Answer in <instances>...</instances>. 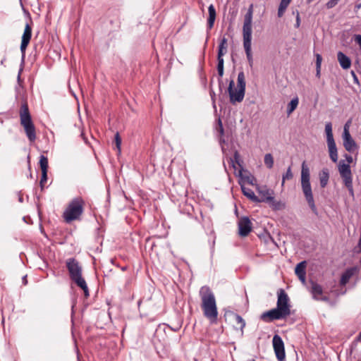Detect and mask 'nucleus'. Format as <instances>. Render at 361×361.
Here are the masks:
<instances>
[{
	"instance_id": "423d86ee",
	"label": "nucleus",
	"mask_w": 361,
	"mask_h": 361,
	"mask_svg": "<svg viewBox=\"0 0 361 361\" xmlns=\"http://www.w3.org/2000/svg\"><path fill=\"white\" fill-rule=\"evenodd\" d=\"M85 202L78 196L69 202V226L72 221H81L85 212Z\"/></svg>"
},
{
	"instance_id": "de8ad7c7",
	"label": "nucleus",
	"mask_w": 361,
	"mask_h": 361,
	"mask_svg": "<svg viewBox=\"0 0 361 361\" xmlns=\"http://www.w3.org/2000/svg\"><path fill=\"white\" fill-rule=\"evenodd\" d=\"M219 123L220 125L221 131L223 132V127H222L221 121L220 119L219 120Z\"/></svg>"
},
{
	"instance_id": "a19ab883",
	"label": "nucleus",
	"mask_w": 361,
	"mask_h": 361,
	"mask_svg": "<svg viewBox=\"0 0 361 361\" xmlns=\"http://www.w3.org/2000/svg\"><path fill=\"white\" fill-rule=\"evenodd\" d=\"M345 158L347 161L346 164H348L349 165L353 162V157L352 156L349 154H345Z\"/></svg>"
},
{
	"instance_id": "4be33fe9",
	"label": "nucleus",
	"mask_w": 361,
	"mask_h": 361,
	"mask_svg": "<svg viewBox=\"0 0 361 361\" xmlns=\"http://www.w3.org/2000/svg\"><path fill=\"white\" fill-rule=\"evenodd\" d=\"M337 59L338 61L341 66V68L344 70H347L351 66V60L350 59L343 54L341 51H338L337 54Z\"/></svg>"
},
{
	"instance_id": "3c124183",
	"label": "nucleus",
	"mask_w": 361,
	"mask_h": 361,
	"mask_svg": "<svg viewBox=\"0 0 361 361\" xmlns=\"http://www.w3.org/2000/svg\"><path fill=\"white\" fill-rule=\"evenodd\" d=\"M357 338H361V332L360 333Z\"/></svg>"
},
{
	"instance_id": "a211bd4d",
	"label": "nucleus",
	"mask_w": 361,
	"mask_h": 361,
	"mask_svg": "<svg viewBox=\"0 0 361 361\" xmlns=\"http://www.w3.org/2000/svg\"><path fill=\"white\" fill-rule=\"evenodd\" d=\"M82 275L81 265L74 259H69V279Z\"/></svg>"
},
{
	"instance_id": "2f4dec72",
	"label": "nucleus",
	"mask_w": 361,
	"mask_h": 361,
	"mask_svg": "<svg viewBox=\"0 0 361 361\" xmlns=\"http://www.w3.org/2000/svg\"><path fill=\"white\" fill-rule=\"evenodd\" d=\"M293 173H292V171H291V168L290 166H289L285 174L283 175V177H282V186L284 185V183H285V180H290L293 178Z\"/></svg>"
},
{
	"instance_id": "393cba45",
	"label": "nucleus",
	"mask_w": 361,
	"mask_h": 361,
	"mask_svg": "<svg viewBox=\"0 0 361 361\" xmlns=\"http://www.w3.org/2000/svg\"><path fill=\"white\" fill-rule=\"evenodd\" d=\"M319 176L321 187H326L329 178V170L327 169H323L322 171L319 173Z\"/></svg>"
},
{
	"instance_id": "6e6d98bb",
	"label": "nucleus",
	"mask_w": 361,
	"mask_h": 361,
	"mask_svg": "<svg viewBox=\"0 0 361 361\" xmlns=\"http://www.w3.org/2000/svg\"><path fill=\"white\" fill-rule=\"evenodd\" d=\"M169 331H171V329L169 327H167Z\"/></svg>"
},
{
	"instance_id": "c03bdc74",
	"label": "nucleus",
	"mask_w": 361,
	"mask_h": 361,
	"mask_svg": "<svg viewBox=\"0 0 361 361\" xmlns=\"http://www.w3.org/2000/svg\"><path fill=\"white\" fill-rule=\"evenodd\" d=\"M300 26V16H299V13H298L297 14V18H296V27H299Z\"/></svg>"
},
{
	"instance_id": "72a5a7b5",
	"label": "nucleus",
	"mask_w": 361,
	"mask_h": 361,
	"mask_svg": "<svg viewBox=\"0 0 361 361\" xmlns=\"http://www.w3.org/2000/svg\"><path fill=\"white\" fill-rule=\"evenodd\" d=\"M47 181V172H42V176L39 181L40 188L42 190L44 189V184Z\"/></svg>"
},
{
	"instance_id": "f03ea898",
	"label": "nucleus",
	"mask_w": 361,
	"mask_h": 361,
	"mask_svg": "<svg viewBox=\"0 0 361 361\" xmlns=\"http://www.w3.org/2000/svg\"><path fill=\"white\" fill-rule=\"evenodd\" d=\"M200 296L202 301L201 307L204 316L209 319L210 323H216L218 310L214 293L208 286H205L200 288Z\"/></svg>"
},
{
	"instance_id": "412c9836",
	"label": "nucleus",
	"mask_w": 361,
	"mask_h": 361,
	"mask_svg": "<svg viewBox=\"0 0 361 361\" xmlns=\"http://www.w3.org/2000/svg\"><path fill=\"white\" fill-rule=\"evenodd\" d=\"M305 268L306 262L303 261L298 264L295 269V274L298 276V277L303 284H305L306 283Z\"/></svg>"
},
{
	"instance_id": "49530a36",
	"label": "nucleus",
	"mask_w": 361,
	"mask_h": 361,
	"mask_svg": "<svg viewBox=\"0 0 361 361\" xmlns=\"http://www.w3.org/2000/svg\"><path fill=\"white\" fill-rule=\"evenodd\" d=\"M27 164H28V169H29V170H30V169H31V166H30V157L29 155L27 156Z\"/></svg>"
},
{
	"instance_id": "c85d7f7f",
	"label": "nucleus",
	"mask_w": 361,
	"mask_h": 361,
	"mask_svg": "<svg viewBox=\"0 0 361 361\" xmlns=\"http://www.w3.org/2000/svg\"><path fill=\"white\" fill-rule=\"evenodd\" d=\"M42 172H47L48 171V159L44 155H41L39 161Z\"/></svg>"
},
{
	"instance_id": "9d476101",
	"label": "nucleus",
	"mask_w": 361,
	"mask_h": 361,
	"mask_svg": "<svg viewBox=\"0 0 361 361\" xmlns=\"http://www.w3.org/2000/svg\"><path fill=\"white\" fill-rule=\"evenodd\" d=\"M70 279L71 281V287L73 288L76 287L80 289L86 298L90 296V290L83 275L75 276Z\"/></svg>"
},
{
	"instance_id": "ea45409f",
	"label": "nucleus",
	"mask_w": 361,
	"mask_h": 361,
	"mask_svg": "<svg viewBox=\"0 0 361 361\" xmlns=\"http://www.w3.org/2000/svg\"><path fill=\"white\" fill-rule=\"evenodd\" d=\"M63 219L66 223H68V207H66L63 211Z\"/></svg>"
},
{
	"instance_id": "6ab92c4d",
	"label": "nucleus",
	"mask_w": 361,
	"mask_h": 361,
	"mask_svg": "<svg viewBox=\"0 0 361 361\" xmlns=\"http://www.w3.org/2000/svg\"><path fill=\"white\" fill-rule=\"evenodd\" d=\"M343 146L346 151L353 152L357 149V146L352 138L350 133H343Z\"/></svg>"
},
{
	"instance_id": "a878e982",
	"label": "nucleus",
	"mask_w": 361,
	"mask_h": 361,
	"mask_svg": "<svg viewBox=\"0 0 361 361\" xmlns=\"http://www.w3.org/2000/svg\"><path fill=\"white\" fill-rule=\"evenodd\" d=\"M227 52V39L226 37H223L221 39L220 44L219 45L218 50V59L223 58L224 55H225Z\"/></svg>"
},
{
	"instance_id": "0eeeda50",
	"label": "nucleus",
	"mask_w": 361,
	"mask_h": 361,
	"mask_svg": "<svg viewBox=\"0 0 361 361\" xmlns=\"http://www.w3.org/2000/svg\"><path fill=\"white\" fill-rule=\"evenodd\" d=\"M325 133L326 135V142L329 149V157L334 163L338 161V151L332 133V124L329 122L325 125Z\"/></svg>"
},
{
	"instance_id": "603ef678",
	"label": "nucleus",
	"mask_w": 361,
	"mask_h": 361,
	"mask_svg": "<svg viewBox=\"0 0 361 361\" xmlns=\"http://www.w3.org/2000/svg\"><path fill=\"white\" fill-rule=\"evenodd\" d=\"M65 264H66V267H68V261H66Z\"/></svg>"
},
{
	"instance_id": "8fccbe9b",
	"label": "nucleus",
	"mask_w": 361,
	"mask_h": 361,
	"mask_svg": "<svg viewBox=\"0 0 361 361\" xmlns=\"http://www.w3.org/2000/svg\"><path fill=\"white\" fill-rule=\"evenodd\" d=\"M273 338L276 339V338H281L279 337V335L275 334V335L274 336Z\"/></svg>"
},
{
	"instance_id": "a18cd8bd",
	"label": "nucleus",
	"mask_w": 361,
	"mask_h": 361,
	"mask_svg": "<svg viewBox=\"0 0 361 361\" xmlns=\"http://www.w3.org/2000/svg\"><path fill=\"white\" fill-rule=\"evenodd\" d=\"M351 75H353V78H354L355 81L356 82H358V79H357V75H355V73H354V71H352V72H351Z\"/></svg>"
},
{
	"instance_id": "58836bf2",
	"label": "nucleus",
	"mask_w": 361,
	"mask_h": 361,
	"mask_svg": "<svg viewBox=\"0 0 361 361\" xmlns=\"http://www.w3.org/2000/svg\"><path fill=\"white\" fill-rule=\"evenodd\" d=\"M355 42L361 47V35H355Z\"/></svg>"
},
{
	"instance_id": "1a4fd4ad",
	"label": "nucleus",
	"mask_w": 361,
	"mask_h": 361,
	"mask_svg": "<svg viewBox=\"0 0 361 361\" xmlns=\"http://www.w3.org/2000/svg\"><path fill=\"white\" fill-rule=\"evenodd\" d=\"M258 200L256 202H268L271 204L274 209H279L280 208V202H276L273 197V192L266 187L259 188L258 189Z\"/></svg>"
},
{
	"instance_id": "4468645a",
	"label": "nucleus",
	"mask_w": 361,
	"mask_h": 361,
	"mask_svg": "<svg viewBox=\"0 0 361 361\" xmlns=\"http://www.w3.org/2000/svg\"><path fill=\"white\" fill-rule=\"evenodd\" d=\"M252 16H253V4H251L245 15L244 22L243 26V34H250L252 33Z\"/></svg>"
},
{
	"instance_id": "5701e85b",
	"label": "nucleus",
	"mask_w": 361,
	"mask_h": 361,
	"mask_svg": "<svg viewBox=\"0 0 361 361\" xmlns=\"http://www.w3.org/2000/svg\"><path fill=\"white\" fill-rule=\"evenodd\" d=\"M355 271L356 268L355 267H351L346 269L341 276L340 281L341 285L345 286L346 283L349 281L350 279L355 274Z\"/></svg>"
},
{
	"instance_id": "dca6fc26",
	"label": "nucleus",
	"mask_w": 361,
	"mask_h": 361,
	"mask_svg": "<svg viewBox=\"0 0 361 361\" xmlns=\"http://www.w3.org/2000/svg\"><path fill=\"white\" fill-rule=\"evenodd\" d=\"M273 347L279 361H283L286 357V353L283 340H273Z\"/></svg>"
},
{
	"instance_id": "b1692460",
	"label": "nucleus",
	"mask_w": 361,
	"mask_h": 361,
	"mask_svg": "<svg viewBox=\"0 0 361 361\" xmlns=\"http://www.w3.org/2000/svg\"><path fill=\"white\" fill-rule=\"evenodd\" d=\"M209 12V18L207 20V26L209 30H211L214 24V21L216 19V10L214 5L211 4L208 8Z\"/></svg>"
},
{
	"instance_id": "473e14b6",
	"label": "nucleus",
	"mask_w": 361,
	"mask_h": 361,
	"mask_svg": "<svg viewBox=\"0 0 361 361\" xmlns=\"http://www.w3.org/2000/svg\"><path fill=\"white\" fill-rule=\"evenodd\" d=\"M217 71L219 75L222 77L224 75V59H218Z\"/></svg>"
},
{
	"instance_id": "7ed1b4c3",
	"label": "nucleus",
	"mask_w": 361,
	"mask_h": 361,
	"mask_svg": "<svg viewBox=\"0 0 361 361\" xmlns=\"http://www.w3.org/2000/svg\"><path fill=\"white\" fill-rule=\"evenodd\" d=\"M20 124L24 128L27 139L30 142L36 140L35 127L32 122L27 102L22 103L19 111Z\"/></svg>"
},
{
	"instance_id": "aec40b11",
	"label": "nucleus",
	"mask_w": 361,
	"mask_h": 361,
	"mask_svg": "<svg viewBox=\"0 0 361 361\" xmlns=\"http://www.w3.org/2000/svg\"><path fill=\"white\" fill-rule=\"evenodd\" d=\"M231 322L234 328L236 330H240L241 332V335L243 334V330L245 326V320L238 314L231 313Z\"/></svg>"
},
{
	"instance_id": "6e6552de",
	"label": "nucleus",
	"mask_w": 361,
	"mask_h": 361,
	"mask_svg": "<svg viewBox=\"0 0 361 361\" xmlns=\"http://www.w3.org/2000/svg\"><path fill=\"white\" fill-rule=\"evenodd\" d=\"M338 168L345 185L350 192L353 193V178L350 165L345 163L343 160H341L338 163Z\"/></svg>"
},
{
	"instance_id": "39448f33",
	"label": "nucleus",
	"mask_w": 361,
	"mask_h": 361,
	"mask_svg": "<svg viewBox=\"0 0 361 361\" xmlns=\"http://www.w3.org/2000/svg\"><path fill=\"white\" fill-rule=\"evenodd\" d=\"M233 80H231L228 88L230 102L231 104L241 102L245 97V76L243 71L238 75L237 87L234 86Z\"/></svg>"
},
{
	"instance_id": "4c0bfd02",
	"label": "nucleus",
	"mask_w": 361,
	"mask_h": 361,
	"mask_svg": "<svg viewBox=\"0 0 361 361\" xmlns=\"http://www.w3.org/2000/svg\"><path fill=\"white\" fill-rule=\"evenodd\" d=\"M351 123V121H348L344 126V128H343V133H350L349 132V127H350V125Z\"/></svg>"
},
{
	"instance_id": "f704fd0d",
	"label": "nucleus",
	"mask_w": 361,
	"mask_h": 361,
	"mask_svg": "<svg viewBox=\"0 0 361 361\" xmlns=\"http://www.w3.org/2000/svg\"><path fill=\"white\" fill-rule=\"evenodd\" d=\"M315 56H316V68L321 69L322 57L319 54H316Z\"/></svg>"
},
{
	"instance_id": "e433bc0d",
	"label": "nucleus",
	"mask_w": 361,
	"mask_h": 361,
	"mask_svg": "<svg viewBox=\"0 0 361 361\" xmlns=\"http://www.w3.org/2000/svg\"><path fill=\"white\" fill-rule=\"evenodd\" d=\"M232 162H235L238 165L240 166V155L238 152H235L234 153L233 159L232 160Z\"/></svg>"
},
{
	"instance_id": "2eb2a0df",
	"label": "nucleus",
	"mask_w": 361,
	"mask_h": 361,
	"mask_svg": "<svg viewBox=\"0 0 361 361\" xmlns=\"http://www.w3.org/2000/svg\"><path fill=\"white\" fill-rule=\"evenodd\" d=\"M239 234L247 236L252 230V224L247 217H242L238 221Z\"/></svg>"
},
{
	"instance_id": "9b49d317",
	"label": "nucleus",
	"mask_w": 361,
	"mask_h": 361,
	"mask_svg": "<svg viewBox=\"0 0 361 361\" xmlns=\"http://www.w3.org/2000/svg\"><path fill=\"white\" fill-rule=\"evenodd\" d=\"M239 176L241 177V181L240 182V185L243 191V193L245 196L252 200L253 202H256L258 200V197L255 195V192L252 191V189L247 188L244 185L243 181H246L248 183L253 184V178L247 176L246 178H244L243 176V172L241 170L239 171Z\"/></svg>"
},
{
	"instance_id": "09e8293b",
	"label": "nucleus",
	"mask_w": 361,
	"mask_h": 361,
	"mask_svg": "<svg viewBox=\"0 0 361 361\" xmlns=\"http://www.w3.org/2000/svg\"><path fill=\"white\" fill-rule=\"evenodd\" d=\"M321 69H317V75L319 76Z\"/></svg>"
},
{
	"instance_id": "bb28decb",
	"label": "nucleus",
	"mask_w": 361,
	"mask_h": 361,
	"mask_svg": "<svg viewBox=\"0 0 361 361\" xmlns=\"http://www.w3.org/2000/svg\"><path fill=\"white\" fill-rule=\"evenodd\" d=\"M299 104V99L298 97L291 99V101L288 104L287 106V114L290 116L298 107Z\"/></svg>"
},
{
	"instance_id": "864d4df0",
	"label": "nucleus",
	"mask_w": 361,
	"mask_h": 361,
	"mask_svg": "<svg viewBox=\"0 0 361 361\" xmlns=\"http://www.w3.org/2000/svg\"><path fill=\"white\" fill-rule=\"evenodd\" d=\"M72 95L75 97V99H76L75 94L73 92L72 93Z\"/></svg>"
},
{
	"instance_id": "f3484780",
	"label": "nucleus",
	"mask_w": 361,
	"mask_h": 361,
	"mask_svg": "<svg viewBox=\"0 0 361 361\" xmlns=\"http://www.w3.org/2000/svg\"><path fill=\"white\" fill-rule=\"evenodd\" d=\"M311 284H312V286H311L310 292H311L312 297L314 300H322V301H329L328 297L322 296L323 289H322V287L319 284H318L315 282H313V281L311 283Z\"/></svg>"
},
{
	"instance_id": "37998d69",
	"label": "nucleus",
	"mask_w": 361,
	"mask_h": 361,
	"mask_svg": "<svg viewBox=\"0 0 361 361\" xmlns=\"http://www.w3.org/2000/svg\"><path fill=\"white\" fill-rule=\"evenodd\" d=\"M22 283L24 286H26L27 284V275H25L22 277Z\"/></svg>"
},
{
	"instance_id": "20e7f679",
	"label": "nucleus",
	"mask_w": 361,
	"mask_h": 361,
	"mask_svg": "<svg viewBox=\"0 0 361 361\" xmlns=\"http://www.w3.org/2000/svg\"><path fill=\"white\" fill-rule=\"evenodd\" d=\"M310 169L305 161H303L301 167V187L305 199L311 208V209L316 213L317 208L314 204V200L312 195L311 184H310Z\"/></svg>"
},
{
	"instance_id": "f8f14e48",
	"label": "nucleus",
	"mask_w": 361,
	"mask_h": 361,
	"mask_svg": "<svg viewBox=\"0 0 361 361\" xmlns=\"http://www.w3.org/2000/svg\"><path fill=\"white\" fill-rule=\"evenodd\" d=\"M243 47L246 54V57L250 67L253 66V57L252 54V35L243 34Z\"/></svg>"
},
{
	"instance_id": "c756f323",
	"label": "nucleus",
	"mask_w": 361,
	"mask_h": 361,
	"mask_svg": "<svg viewBox=\"0 0 361 361\" xmlns=\"http://www.w3.org/2000/svg\"><path fill=\"white\" fill-rule=\"evenodd\" d=\"M264 164L268 169H271L274 166V158L271 154H266L264 158Z\"/></svg>"
},
{
	"instance_id": "f257e3e1",
	"label": "nucleus",
	"mask_w": 361,
	"mask_h": 361,
	"mask_svg": "<svg viewBox=\"0 0 361 361\" xmlns=\"http://www.w3.org/2000/svg\"><path fill=\"white\" fill-rule=\"evenodd\" d=\"M290 314L289 298L284 290L280 289L278 292L276 307L263 313L261 318L265 322H270L286 318Z\"/></svg>"
},
{
	"instance_id": "c9c22d12",
	"label": "nucleus",
	"mask_w": 361,
	"mask_h": 361,
	"mask_svg": "<svg viewBox=\"0 0 361 361\" xmlns=\"http://www.w3.org/2000/svg\"><path fill=\"white\" fill-rule=\"evenodd\" d=\"M340 0H329L327 3H326V7L328 8H334L337 4L338 2Z\"/></svg>"
},
{
	"instance_id": "79ce46f5",
	"label": "nucleus",
	"mask_w": 361,
	"mask_h": 361,
	"mask_svg": "<svg viewBox=\"0 0 361 361\" xmlns=\"http://www.w3.org/2000/svg\"><path fill=\"white\" fill-rule=\"evenodd\" d=\"M22 71H23V68H20L19 70L18 74L17 80H18V83L19 84V85H20V84L22 82V80H21V78H20V75H21Z\"/></svg>"
},
{
	"instance_id": "5fc2aeb1",
	"label": "nucleus",
	"mask_w": 361,
	"mask_h": 361,
	"mask_svg": "<svg viewBox=\"0 0 361 361\" xmlns=\"http://www.w3.org/2000/svg\"><path fill=\"white\" fill-rule=\"evenodd\" d=\"M160 331V328L159 329H157V334H158V332Z\"/></svg>"
},
{
	"instance_id": "ddd939ff",
	"label": "nucleus",
	"mask_w": 361,
	"mask_h": 361,
	"mask_svg": "<svg viewBox=\"0 0 361 361\" xmlns=\"http://www.w3.org/2000/svg\"><path fill=\"white\" fill-rule=\"evenodd\" d=\"M32 37V27L29 23H26L23 34L22 35L21 44H20V51L23 57L25 56L26 49L30 43Z\"/></svg>"
},
{
	"instance_id": "cd10ccee",
	"label": "nucleus",
	"mask_w": 361,
	"mask_h": 361,
	"mask_svg": "<svg viewBox=\"0 0 361 361\" xmlns=\"http://www.w3.org/2000/svg\"><path fill=\"white\" fill-rule=\"evenodd\" d=\"M291 0H281L279 9H278V16L282 17L288 6L289 4L290 3Z\"/></svg>"
},
{
	"instance_id": "7c9ffc66",
	"label": "nucleus",
	"mask_w": 361,
	"mask_h": 361,
	"mask_svg": "<svg viewBox=\"0 0 361 361\" xmlns=\"http://www.w3.org/2000/svg\"><path fill=\"white\" fill-rule=\"evenodd\" d=\"M114 142L116 145V149H117L118 154L121 152V138L118 133H116L114 137Z\"/></svg>"
}]
</instances>
